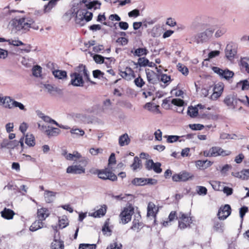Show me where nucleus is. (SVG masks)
Returning <instances> with one entry per match:
<instances>
[{"label": "nucleus", "instance_id": "nucleus-1", "mask_svg": "<svg viewBox=\"0 0 249 249\" xmlns=\"http://www.w3.org/2000/svg\"><path fill=\"white\" fill-rule=\"evenodd\" d=\"M86 7L78 5L77 7L73 8L72 14L75 17V22L80 26L84 25L92 18V13L87 11Z\"/></svg>", "mask_w": 249, "mask_h": 249}, {"label": "nucleus", "instance_id": "nucleus-2", "mask_svg": "<svg viewBox=\"0 0 249 249\" xmlns=\"http://www.w3.org/2000/svg\"><path fill=\"white\" fill-rule=\"evenodd\" d=\"M80 71L74 72L70 75L71 83L75 87H83L84 84L83 76L89 79V75L85 66H81Z\"/></svg>", "mask_w": 249, "mask_h": 249}, {"label": "nucleus", "instance_id": "nucleus-3", "mask_svg": "<svg viewBox=\"0 0 249 249\" xmlns=\"http://www.w3.org/2000/svg\"><path fill=\"white\" fill-rule=\"evenodd\" d=\"M232 154V152L228 149H224L218 146H213L208 150L203 152V155L205 157H226L229 156Z\"/></svg>", "mask_w": 249, "mask_h": 249}, {"label": "nucleus", "instance_id": "nucleus-4", "mask_svg": "<svg viewBox=\"0 0 249 249\" xmlns=\"http://www.w3.org/2000/svg\"><path fill=\"white\" fill-rule=\"evenodd\" d=\"M178 228L183 230L190 226L193 222L192 217L189 213H184L180 212L178 216Z\"/></svg>", "mask_w": 249, "mask_h": 249}, {"label": "nucleus", "instance_id": "nucleus-5", "mask_svg": "<svg viewBox=\"0 0 249 249\" xmlns=\"http://www.w3.org/2000/svg\"><path fill=\"white\" fill-rule=\"evenodd\" d=\"M215 29L214 26H212L207 28L204 32L198 34L195 37L196 41L198 43L207 41L213 36Z\"/></svg>", "mask_w": 249, "mask_h": 249}, {"label": "nucleus", "instance_id": "nucleus-6", "mask_svg": "<svg viewBox=\"0 0 249 249\" xmlns=\"http://www.w3.org/2000/svg\"><path fill=\"white\" fill-rule=\"evenodd\" d=\"M134 213V208L129 205L124 208L119 215L120 222L125 224L130 221L131 217Z\"/></svg>", "mask_w": 249, "mask_h": 249}, {"label": "nucleus", "instance_id": "nucleus-7", "mask_svg": "<svg viewBox=\"0 0 249 249\" xmlns=\"http://www.w3.org/2000/svg\"><path fill=\"white\" fill-rule=\"evenodd\" d=\"M94 174H97L98 177L102 179H109L112 181L117 179V177L115 174L107 169L96 170Z\"/></svg>", "mask_w": 249, "mask_h": 249}, {"label": "nucleus", "instance_id": "nucleus-8", "mask_svg": "<svg viewBox=\"0 0 249 249\" xmlns=\"http://www.w3.org/2000/svg\"><path fill=\"white\" fill-rule=\"evenodd\" d=\"M213 71L221 78L229 80L234 75V72L228 69H222L217 67H213Z\"/></svg>", "mask_w": 249, "mask_h": 249}, {"label": "nucleus", "instance_id": "nucleus-9", "mask_svg": "<svg viewBox=\"0 0 249 249\" xmlns=\"http://www.w3.org/2000/svg\"><path fill=\"white\" fill-rule=\"evenodd\" d=\"M20 143V146L22 147L24 146V138L22 137L20 138L19 142L16 140L13 141H10L7 139H4L0 143V148H7L10 149H13L18 144Z\"/></svg>", "mask_w": 249, "mask_h": 249}, {"label": "nucleus", "instance_id": "nucleus-10", "mask_svg": "<svg viewBox=\"0 0 249 249\" xmlns=\"http://www.w3.org/2000/svg\"><path fill=\"white\" fill-rule=\"evenodd\" d=\"M240 100L235 95L230 94L225 98L224 103L229 108L234 109L236 107L238 102L240 101Z\"/></svg>", "mask_w": 249, "mask_h": 249}, {"label": "nucleus", "instance_id": "nucleus-11", "mask_svg": "<svg viewBox=\"0 0 249 249\" xmlns=\"http://www.w3.org/2000/svg\"><path fill=\"white\" fill-rule=\"evenodd\" d=\"M145 73L147 80L150 84H157L160 81V75L155 73L154 71L149 69H145Z\"/></svg>", "mask_w": 249, "mask_h": 249}, {"label": "nucleus", "instance_id": "nucleus-12", "mask_svg": "<svg viewBox=\"0 0 249 249\" xmlns=\"http://www.w3.org/2000/svg\"><path fill=\"white\" fill-rule=\"evenodd\" d=\"M231 213V207L229 205L226 204L219 208L217 213L218 218L220 220H224L230 215Z\"/></svg>", "mask_w": 249, "mask_h": 249}, {"label": "nucleus", "instance_id": "nucleus-13", "mask_svg": "<svg viewBox=\"0 0 249 249\" xmlns=\"http://www.w3.org/2000/svg\"><path fill=\"white\" fill-rule=\"evenodd\" d=\"M67 173L72 174H81L85 173V168L80 165H74L68 167Z\"/></svg>", "mask_w": 249, "mask_h": 249}, {"label": "nucleus", "instance_id": "nucleus-14", "mask_svg": "<svg viewBox=\"0 0 249 249\" xmlns=\"http://www.w3.org/2000/svg\"><path fill=\"white\" fill-rule=\"evenodd\" d=\"M14 102H15V100L10 96H2L0 95V105L3 106L6 108L13 109Z\"/></svg>", "mask_w": 249, "mask_h": 249}, {"label": "nucleus", "instance_id": "nucleus-15", "mask_svg": "<svg viewBox=\"0 0 249 249\" xmlns=\"http://www.w3.org/2000/svg\"><path fill=\"white\" fill-rule=\"evenodd\" d=\"M193 176L186 172H182L178 174L173 176L172 179L174 181H185L192 178Z\"/></svg>", "mask_w": 249, "mask_h": 249}, {"label": "nucleus", "instance_id": "nucleus-16", "mask_svg": "<svg viewBox=\"0 0 249 249\" xmlns=\"http://www.w3.org/2000/svg\"><path fill=\"white\" fill-rule=\"evenodd\" d=\"M140 220V215L135 216L130 229L136 232H139L143 227V224Z\"/></svg>", "mask_w": 249, "mask_h": 249}, {"label": "nucleus", "instance_id": "nucleus-17", "mask_svg": "<svg viewBox=\"0 0 249 249\" xmlns=\"http://www.w3.org/2000/svg\"><path fill=\"white\" fill-rule=\"evenodd\" d=\"M62 154L67 160H69L76 161L82 158L81 154L77 151H74L72 154L67 153L66 151H64Z\"/></svg>", "mask_w": 249, "mask_h": 249}, {"label": "nucleus", "instance_id": "nucleus-18", "mask_svg": "<svg viewBox=\"0 0 249 249\" xmlns=\"http://www.w3.org/2000/svg\"><path fill=\"white\" fill-rule=\"evenodd\" d=\"M107 207L106 205L101 206L95 212L89 213V215L95 218H99L104 216L107 212Z\"/></svg>", "mask_w": 249, "mask_h": 249}, {"label": "nucleus", "instance_id": "nucleus-19", "mask_svg": "<svg viewBox=\"0 0 249 249\" xmlns=\"http://www.w3.org/2000/svg\"><path fill=\"white\" fill-rule=\"evenodd\" d=\"M231 175L234 177L243 180H247L249 178V169L243 170L240 172H232Z\"/></svg>", "mask_w": 249, "mask_h": 249}, {"label": "nucleus", "instance_id": "nucleus-20", "mask_svg": "<svg viewBox=\"0 0 249 249\" xmlns=\"http://www.w3.org/2000/svg\"><path fill=\"white\" fill-rule=\"evenodd\" d=\"M159 107V105L151 102L147 103L144 106L145 109L155 114L160 113Z\"/></svg>", "mask_w": 249, "mask_h": 249}, {"label": "nucleus", "instance_id": "nucleus-21", "mask_svg": "<svg viewBox=\"0 0 249 249\" xmlns=\"http://www.w3.org/2000/svg\"><path fill=\"white\" fill-rule=\"evenodd\" d=\"M49 211L47 208H41L37 210V218L42 221L45 220L46 218L49 216Z\"/></svg>", "mask_w": 249, "mask_h": 249}, {"label": "nucleus", "instance_id": "nucleus-22", "mask_svg": "<svg viewBox=\"0 0 249 249\" xmlns=\"http://www.w3.org/2000/svg\"><path fill=\"white\" fill-rule=\"evenodd\" d=\"M1 216L4 219L10 220L13 219L14 215L15 214L14 212L10 209L5 208L3 211L0 212Z\"/></svg>", "mask_w": 249, "mask_h": 249}, {"label": "nucleus", "instance_id": "nucleus-23", "mask_svg": "<svg viewBox=\"0 0 249 249\" xmlns=\"http://www.w3.org/2000/svg\"><path fill=\"white\" fill-rule=\"evenodd\" d=\"M21 20L22 24V28L24 31H28L30 28L32 27L34 21L32 19L21 18Z\"/></svg>", "mask_w": 249, "mask_h": 249}, {"label": "nucleus", "instance_id": "nucleus-24", "mask_svg": "<svg viewBox=\"0 0 249 249\" xmlns=\"http://www.w3.org/2000/svg\"><path fill=\"white\" fill-rule=\"evenodd\" d=\"M56 194V193L53 191L45 190L44 196L46 202L47 203L53 202L55 199Z\"/></svg>", "mask_w": 249, "mask_h": 249}, {"label": "nucleus", "instance_id": "nucleus-25", "mask_svg": "<svg viewBox=\"0 0 249 249\" xmlns=\"http://www.w3.org/2000/svg\"><path fill=\"white\" fill-rule=\"evenodd\" d=\"M130 142L127 134L125 133L121 136L119 138V143L121 146H124L128 145Z\"/></svg>", "mask_w": 249, "mask_h": 249}, {"label": "nucleus", "instance_id": "nucleus-26", "mask_svg": "<svg viewBox=\"0 0 249 249\" xmlns=\"http://www.w3.org/2000/svg\"><path fill=\"white\" fill-rule=\"evenodd\" d=\"M44 223L42 221L38 219L32 223L30 227V230L32 231H35L43 227Z\"/></svg>", "mask_w": 249, "mask_h": 249}, {"label": "nucleus", "instance_id": "nucleus-27", "mask_svg": "<svg viewBox=\"0 0 249 249\" xmlns=\"http://www.w3.org/2000/svg\"><path fill=\"white\" fill-rule=\"evenodd\" d=\"M156 212L155 205L152 202H149L147 206V216L154 217Z\"/></svg>", "mask_w": 249, "mask_h": 249}, {"label": "nucleus", "instance_id": "nucleus-28", "mask_svg": "<svg viewBox=\"0 0 249 249\" xmlns=\"http://www.w3.org/2000/svg\"><path fill=\"white\" fill-rule=\"evenodd\" d=\"M53 74L55 78L59 79H63L67 76V72L65 71L54 70L53 71Z\"/></svg>", "mask_w": 249, "mask_h": 249}, {"label": "nucleus", "instance_id": "nucleus-29", "mask_svg": "<svg viewBox=\"0 0 249 249\" xmlns=\"http://www.w3.org/2000/svg\"><path fill=\"white\" fill-rule=\"evenodd\" d=\"M226 56L231 59L236 54V51L233 49L231 45H227L225 50Z\"/></svg>", "mask_w": 249, "mask_h": 249}, {"label": "nucleus", "instance_id": "nucleus-30", "mask_svg": "<svg viewBox=\"0 0 249 249\" xmlns=\"http://www.w3.org/2000/svg\"><path fill=\"white\" fill-rule=\"evenodd\" d=\"M148 33L153 37H157L160 35V27L155 25L150 30H148Z\"/></svg>", "mask_w": 249, "mask_h": 249}, {"label": "nucleus", "instance_id": "nucleus-31", "mask_svg": "<svg viewBox=\"0 0 249 249\" xmlns=\"http://www.w3.org/2000/svg\"><path fill=\"white\" fill-rule=\"evenodd\" d=\"M184 136H178L176 135H165L164 138L167 139L168 143H173L177 141L181 142L183 140L180 139Z\"/></svg>", "mask_w": 249, "mask_h": 249}, {"label": "nucleus", "instance_id": "nucleus-32", "mask_svg": "<svg viewBox=\"0 0 249 249\" xmlns=\"http://www.w3.org/2000/svg\"><path fill=\"white\" fill-rule=\"evenodd\" d=\"M70 133L72 135L76 137L83 136L85 134V131L83 129L76 127H72L71 128Z\"/></svg>", "mask_w": 249, "mask_h": 249}, {"label": "nucleus", "instance_id": "nucleus-33", "mask_svg": "<svg viewBox=\"0 0 249 249\" xmlns=\"http://www.w3.org/2000/svg\"><path fill=\"white\" fill-rule=\"evenodd\" d=\"M60 131L57 128L48 127L47 130H46V134L49 137L56 136L59 134Z\"/></svg>", "mask_w": 249, "mask_h": 249}, {"label": "nucleus", "instance_id": "nucleus-34", "mask_svg": "<svg viewBox=\"0 0 249 249\" xmlns=\"http://www.w3.org/2000/svg\"><path fill=\"white\" fill-rule=\"evenodd\" d=\"M25 143L29 146H34L35 144V139L32 134H27L25 136Z\"/></svg>", "mask_w": 249, "mask_h": 249}, {"label": "nucleus", "instance_id": "nucleus-35", "mask_svg": "<svg viewBox=\"0 0 249 249\" xmlns=\"http://www.w3.org/2000/svg\"><path fill=\"white\" fill-rule=\"evenodd\" d=\"M146 178H136L132 180V183L136 186H144L146 185Z\"/></svg>", "mask_w": 249, "mask_h": 249}, {"label": "nucleus", "instance_id": "nucleus-36", "mask_svg": "<svg viewBox=\"0 0 249 249\" xmlns=\"http://www.w3.org/2000/svg\"><path fill=\"white\" fill-rule=\"evenodd\" d=\"M63 242L59 240H54L51 245V249H64Z\"/></svg>", "mask_w": 249, "mask_h": 249}, {"label": "nucleus", "instance_id": "nucleus-37", "mask_svg": "<svg viewBox=\"0 0 249 249\" xmlns=\"http://www.w3.org/2000/svg\"><path fill=\"white\" fill-rule=\"evenodd\" d=\"M59 227L61 229H63L68 225V219L65 215L59 217Z\"/></svg>", "mask_w": 249, "mask_h": 249}, {"label": "nucleus", "instance_id": "nucleus-38", "mask_svg": "<svg viewBox=\"0 0 249 249\" xmlns=\"http://www.w3.org/2000/svg\"><path fill=\"white\" fill-rule=\"evenodd\" d=\"M187 113L191 117L195 118L198 115V108L196 107H189Z\"/></svg>", "mask_w": 249, "mask_h": 249}, {"label": "nucleus", "instance_id": "nucleus-39", "mask_svg": "<svg viewBox=\"0 0 249 249\" xmlns=\"http://www.w3.org/2000/svg\"><path fill=\"white\" fill-rule=\"evenodd\" d=\"M148 53V50L146 48H138L136 49L133 53L135 56H141L145 55Z\"/></svg>", "mask_w": 249, "mask_h": 249}, {"label": "nucleus", "instance_id": "nucleus-40", "mask_svg": "<svg viewBox=\"0 0 249 249\" xmlns=\"http://www.w3.org/2000/svg\"><path fill=\"white\" fill-rule=\"evenodd\" d=\"M41 71L42 68L38 65H36L32 69L33 75L36 77H40L41 75Z\"/></svg>", "mask_w": 249, "mask_h": 249}, {"label": "nucleus", "instance_id": "nucleus-41", "mask_svg": "<svg viewBox=\"0 0 249 249\" xmlns=\"http://www.w3.org/2000/svg\"><path fill=\"white\" fill-rule=\"evenodd\" d=\"M141 166V160L139 158L135 157L134 159V162L131 166L132 169L134 171L136 170L137 169L140 168Z\"/></svg>", "mask_w": 249, "mask_h": 249}, {"label": "nucleus", "instance_id": "nucleus-42", "mask_svg": "<svg viewBox=\"0 0 249 249\" xmlns=\"http://www.w3.org/2000/svg\"><path fill=\"white\" fill-rule=\"evenodd\" d=\"M221 182L218 181H212L210 184L213 188L215 191H222L223 186L221 185Z\"/></svg>", "mask_w": 249, "mask_h": 249}, {"label": "nucleus", "instance_id": "nucleus-43", "mask_svg": "<svg viewBox=\"0 0 249 249\" xmlns=\"http://www.w3.org/2000/svg\"><path fill=\"white\" fill-rule=\"evenodd\" d=\"M13 26L17 31H20L23 30L22 28V21L21 18L16 19L13 22Z\"/></svg>", "mask_w": 249, "mask_h": 249}, {"label": "nucleus", "instance_id": "nucleus-44", "mask_svg": "<svg viewBox=\"0 0 249 249\" xmlns=\"http://www.w3.org/2000/svg\"><path fill=\"white\" fill-rule=\"evenodd\" d=\"M213 228L216 231L222 232L224 230V224L219 221H214Z\"/></svg>", "mask_w": 249, "mask_h": 249}, {"label": "nucleus", "instance_id": "nucleus-45", "mask_svg": "<svg viewBox=\"0 0 249 249\" xmlns=\"http://www.w3.org/2000/svg\"><path fill=\"white\" fill-rule=\"evenodd\" d=\"M240 66L242 69L245 70L249 73V65L247 62L245 58H242L240 60Z\"/></svg>", "mask_w": 249, "mask_h": 249}, {"label": "nucleus", "instance_id": "nucleus-46", "mask_svg": "<svg viewBox=\"0 0 249 249\" xmlns=\"http://www.w3.org/2000/svg\"><path fill=\"white\" fill-rule=\"evenodd\" d=\"M160 80L164 84L168 85L171 81V77L166 74H161L160 75Z\"/></svg>", "mask_w": 249, "mask_h": 249}, {"label": "nucleus", "instance_id": "nucleus-47", "mask_svg": "<svg viewBox=\"0 0 249 249\" xmlns=\"http://www.w3.org/2000/svg\"><path fill=\"white\" fill-rule=\"evenodd\" d=\"M238 85L242 86V89L243 90L249 89V81L247 80L240 81Z\"/></svg>", "mask_w": 249, "mask_h": 249}, {"label": "nucleus", "instance_id": "nucleus-48", "mask_svg": "<svg viewBox=\"0 0 249 249\" xmlns=\"http://www.w3.org/2000/svg\"><path fill=\"white\" fill-rule=\"evenodd\" d=\"M148 60L145 57H140L138 59V64L140 67H145L148 64Z\"/></svg>", "mask_w": 249, "mask_h": 249}, {"label": "nucleus", "instance_id": "nucleus-49", "mask_svg": "<svg viewBox=\"0 0 249 249\" xmlns=\"http://www.w3.org/2000/svg\"><path fill=\"white\" fill-rule=\"evenodd\" d=\"M178 69L183 74L187 75L188 73V70L187 68L183 65L178 63L177 65Z\"/></svg>", "mask_w": 249, "mask_h": 249}, {"label": "nucleus", "instance_id": "nucleus-50", "mask_svg": "<svg viewBox=\"0 0 249 249\" xmlns=\"http://www.w3.org/2000/svg\"><path fill=\"white\" fill-rule=\"evenodd\" d=\"M57 0H51L49 1L48 5L45 6L44 11L45 12L50 10L56 4Z\"/></svg>", "mask_w": 249, "mask_h": 249}, {"label": "nucleus", "instance_id": "nucleus-51", "mask_svg": "<svg viewBox=\"0 0 249 249\" xmlns=\"http://www.w3.org/2000/svg\"><path fill=\"white\" fill-rule=\"evenodd\" d=\"M135 84L139 88H142L145 84L144 81L141 76H139L134 80Z\"/></svg>", "mask_w": 249, "mask_h": 249}, {"label": "nucleus", "instance_id": "nucleus-52", "mask_svg": "<svg viewBox=\"0 0 249 249\" xmlns=\"http://www.w3.org/2000/svg\"><path fill=\"white\" fill-rule=\"evenodd\" d=\"M13 108L15 107H18L20 110L25 111L26 109L24 106V105L20 102H18L17 101L15 100V102H13Z\"/></svg>", "mask_w": 249, "mask_h": 249}, {"label": "nucleus", "instance_id": "nucleus-53", "mask_svg": "<svg viewBox=\"0 0 249 249\" xmlns=\"http://www.w3.org/2000/svg\"><path fill=\"white\" fill-rule=\"evenodd\" d=\"M7 42H8L9 45H12L14 46H19L24 45L22 41L18 40L8 39Z\"/></svg>", "mask_w": 249, "mask_h": 249}, {"label": "nucleus", "instance_id": "nucleus-54", "mask_svg": "<svg viewBox=\"0 0 249 249\" xmlns=\"http://www.w3.org/2000/svg\"><path fill=\"white\" fill-rule=\"evenodd\" d=\"M197 193L199 195H206L207 193V189L206 187L198 186H197Z\"/></svg>", "mask_w": 249, "mask_h": 249}, {"label": "nucleus", "instance_id": "nucleus-55", "mask_svg": "<svg viewBox=\"0 0 249 249\" xmlns=\"http://www.w3.org/2000/svg\"><path fill=\"white\" fill-rule=\"evenodd\" d=\"M171 103L172 104L178 107H182L184 104V102L182 100L177 98L172 99Z\"/></svg>", "mask_w": 249, "mask_h": 249}, {"label": "nucleus", "instance_id": "nucleus-56", "mask_svg": "<svg viewBox=\"0 0 249 249\" xmlns=\"http://www.w3.org/2000/svg\"><path fill=\"white\" fill-rule=\"evenodd\" d=\"M79 249H96V246L94 244H80Z\"/></svg>", "mask_w": 249, "mask_h": 249}, {"label": "nucleus", "instance_id": "nucleus-57", "mask_svg": "<svg viewBox=\"0 0 249 249\" xmlns=\"http://www.w3.org/2000/svg\"><path fill=\"white\" fill-rule=\"evenodd\" d=\"M160 166L161 164L160 162L154 163L152 170H153L157 173H160L162 171Z\"/></svg>", "mask_w": 249, "mask_h": 249}, {"label": "nucleus", "instance_id": "nucleus-58", "mask_svg": "<svg viewBox=\"0 0 249 249\" xmlns=\"http://www.w3.org/2000/svg\"><path fill=\"white\" fill-rule=\"evenodd\" d=\"M94 60L97 63L101 64L104 63V57L101 55L95 54L93 56Z\"/></svg>", "mask_w": 249, "mask_h": 249}, {"label": "nucleus", "instance_id": "nucleus-59", "mask_svg": "<svg viewBox=\"0 0 249 249\" xmlns=\"http://www.w3.org/2000/svg\"><path fill=\"white\" fill-rule=\"evenodd\" d=\"M122 246L121 244L115 242L111 244L107 249H121Z\"/></svg>", "mask_w": 249, "mask_h": 249}, {"label": "nucleus", "instance_id": "nucleus-60", "mask_svg": "<svg viewBox=\"0 0 249 249\" xmlns=\"http://www.w3.org/2000/svg\"><path fill=\"white\" fill-rule=\"evenodd\" d=\"M190 128L192 130H201L204 128V125L200 124H192L189 125Z\"/></svg>", "mask_w": 249, "mask_h": 249}, {"label": "nucleus", "instance_id": "nucleus-61", "mask_svg": "<svg viewBox=\"0 0 249 249\" xmlns=\"http://www.w3.org/2000/svg\"><path fill=\"white\" fill-rule=\"evenodd\" d=\"M8 55V52L7 51L0 48V59H5Z\"/></svg>", "mask_w": 249, "mask_h": 249}, {"label": "nucleus", "instance_id": "nucleus-62", "mask_svg": "<svg viewBox=\"0 0 249 249\" xmlns=\"http://www.w3.org/2000/svg\"><path fill=\"white\" fill-rule=\"evenodd\" d=\"M156 140L161 141L162 140V132L160 129H158L154 133Z\"/></svg>", "mask_w": 249, "mask_h": 249}, {"label": "nucleus", "instance_id": "nucleus-63", "mask_svg": "<svg viewBox=\"0 0 249 249\" xmlns=\"http://www.w3.org/2000/svg\"><path fill=\"white\" fill-rule=\"evenodd\" d=\"M30 61H32L31 60H30L29 58H26V57H23L22 58L21 63L23 65L25 66V67H30L31 65V63L30 62Z\"/></svg>", "mask_w": 249, "mask_h": 249}, {"label": "nucleus", "instance_id": "nucleus-64", "mask_svg": "<svg viewBox=\"0 0 249 249\" xmlns=\"http://www.w3.org/2000/svg\"><path fill=\"white\" fill-rule=\"evenodd\" d=\"M244 158V155L242 153H240L235 157L234 161L238 164L241 163Z\"/></svg>", "mask_w": 249, "mask_h": 249}]
</instances>
